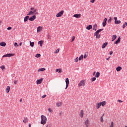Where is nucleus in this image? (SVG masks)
Instances as JSON below:
<instances>
[{
	"instance_id": "nucleus-36",
	"label": "nucleus",
	"mask_w": 127,
	"mask_h": 127,
	"mask_svg": "<svg viewBox=\"0 0 127 127\" xmlns=\"http://www.w3.org/2000/svg\"><path fill=\"white\" fill-rule=\"evenodd\" d=\"M40 56H41V55H40V54H37L35 55V57H36V58H39V57H40Z\"/></svg>"
},
{
	"instance_id": "nucleus-35",
	"label": "nucleus",
	"mask_w": 127,
	"mask_h": 127,
	"mask_svg": "<svg viewBox=\"0 0 127 127\" xmlns=\"http://www.w3.org/2000/svg\"><path fill=\"white\" fill-rule=\"evenodd\" d=\"M127 27V22H125V23L123 24V28H125V27Z\"/></svg>"
},
{
	"instance_id": "nucleus-13",
	"label": "nucleus",
	"mask_w": 127,
	"mask_h": 127,
	"mask_svg": "<svg viewBox=\"0 0 127 127\" xmlns=\"http://www.w3.org/2000/svg\"><path fill=\"white\" fill-rule=\"evenodd\" d=\"M28 19H29V16H26L24 18V22H26V21H28Z\"/></svg>"
},
{
	"instance_id": "nucleus-40",
	"label": "nucleus",
	"mask_w": 127,
	"mask_h": 127,
	"mask_svg": "<svg viewBox=\"0 0 127 127\" xmlns=\"http://www.w3.org/2000/svg\"><path fill=\"white\" fill-rule=\"evenodd\" d=\"M108 23H111L112 22V17H110L109 19L108 20Z\"/></svg>"
},
{
	"instance_id": "nucleus-63",
	"label": "nucleus",
	"mask_w": 127,
	"mask_h": 127,
	"mask_svg": "<svg viewBox=\"0 0 127 127\" xmlns=\"http://www.w3.org/2000/svg\"><path fill=\"white\" fill-rule=\"evenodd\" d=\"M0 23H1V21H0Z\"/></svg>"
},
{
	"instance_id": "nucleus-31",
	"label": "nucleus",
	"mask_w": 127,
	"mask_h": 127,
	"mask_svg": "<svg viewBox=\"0 0 127 127\" xmlns=\"http://www.w3.org/2000/svg\"><path fill=\"white\" fill-rule=\"evenodd\" d=\"M37 9H35L33 11V13H35V14H38V12H37Z\"/></svg>"
},
{
	"instance_id": "nucleus-1",
	"label": "nucleus",
	"mask_w": 127,
	"mask_h": 127,
	"mask_svg": "<svg viewBox=\"0 0 127 127\" xmlns=\"http://www.w3.org/2000/svg\"><path fill=\"white\" fill-rule=\"evenodd\" d=\"M104 29H100L98 30L95 33H94V36H96L97 39L101 38V35L99 34L100 32L103 31Z\"/></svg>"
},
{
	"instance_id": "nucleus-32",
	"label": "nucleus",
	"mask_w": 127,
	"mask_h": 127,
	"mask_svg": "<svg viewBox=\"0 0 127 127\" xmlns=\"http://www.w3.org/2000/svg\"><path fill=\"white\" fill-rule=\"evenodd\" d=\"M30 45L31 47H33L34 46V42H31V41H30Z\"/></svg>"
},
{
	"instance_id": "nucleus-62",
	"label": "nucleus",
	"mask_w": 127,
	"mask_h": 127,
	"mask_svg": "<svg viewBox=\"0 0 127 127\" xmlns=\"http://www.w3.org/2000/svg\"><path fill=\"white\" fill-rule=\"evenodd\" d=\"M22 102V98H21L20 100V102Z\"/></svg>"
},
{
	"instance_id": "nucleus-18",
	"label": "nucleus",
	"mask_w": 127,
	"mask_h": 127,
	"mask_svg": "<svg viewBox=\"0 0 127 127\" xmlns=\"http://www.w3.org/2000/svg\"><path fill=\"white\" fill-rule=\"evenodd\" d=\"M90 124V121H89V120L87 119V120L85 122V125L86 126V127H89L88 125Z\"/></svg>"
},
{
	"instance_id": "nucleus-15",
	"label": "nucleus",
	"mask_w": 127,
	"mask_h": 127,
	"mask_svg": "<svg viewBox=\"0 0 127 127\" xmlns=\"http://www.w3.org/2000/svg\"><path fill=\"white\" fill-rule=\"evenodd\" d=\"M23 122L24 124H26V123H28V119H27V117H24V120H23Z\"/></svg>"
},
{
	"instance_id": "nucleus-12",
	"label": "nucleus",
	"mask_w": 127,
	"mask_h": 127,
	"mask_svg": "<svg viewBox=\"0 0 127 127\" xmlns=\"http://www.w3.org/2000/svg\"><path fill=\"white\" fill-rule=\"evenodd\" d=\"M0 46H2V47H5V46H6V43L4 42H2L0 43Z\"/></svg>"
},
{
	"instance_id": "nucleus-30",
	"label": "nucleus",
	"mask_w": 127,
	"mask_h": 127,
	"mask_svg": "<svg viewBox=\"0 0 127 127\" xmlns=\"http://www.w3.org/2000/svg\"><path fill=\"white\" fill-rule=\"evenodd\" d=\"M57 107H61L62 106V103L58 102L57 103Z\"/></svg>"
},
{
	"instance_id": "nucleus-17",
	"label": "nucleus",
	"mask_w": 127,
	"mask_h": 127,
	"mask_svg": "<svg viewBox=\"0 0 127 127\" xmlns=\"http://www.w3.org/2000/svg\"><path fill=\"white\" fill-rule=\"evenodd\" d=\"M101 106H102V105H101L100 102V103H97L96 104V109H97V110H98V109H100V108L101 107Z\"/></svg>"
},
{
	"instance_id": "nucleus-51",
	"label": "nucleus",
	"mask_w": 127,
	"mask_h": 127,
	"mask_svg": "<svg viewBox=\"0 0 127 127\" xmlns=\"http://www.w3.org/2000/svg\"><path fill=\"white\" fill-rule=\"evenodd\" d=\"M46 95H43L42 96V99H44V98H46Z\"/></svg>"
},
{
	"instance_id": "nucleus-48",
	"label": "nucleus",
	"mask_w": 127,
	"mask_h": 127,
	"mask_svg": "<svg viewBox=\"0 0 127 127\" xmlns=\"http://www.w3.org/2000/svg\"><path fill=\"white\" fill-rule=\"evenodd\" d=\"M55 53H56V54L59 53V49H58L57 50H56L55 52Z\"/></svg>"
},
{
	"instance_id": "nucleus-47",
	"label": "nucleus",
	"mask_w": 127,
	"mask_h": 127,
	"mask_svg": "<svg viewBox=\"0 0 127 127\" xmlns=\"http://www.w3.org/2000/svg\"><path fill=\"white\" fill-rule=\"evenodd\" d=\"M78 61H79V58L78 57H77L75 59V62H78Z\"/></svg>"
},
{
	"instance_id": "nucleus-64",
	"label": "nucleus",
	"mask_w": 127,
	"mask_h": 127,
	"mask_svg": "<svg viewBox=\"0 0 127 127\" xmlns=\"http://www.w3.org/2000/svg\"><path fill=\"white\" fill-rule=\"evenodd\" d=\"M125 127H127V126H125Z\"/></svg>"
},
{
	"instance_id": "nucleus-27",
	"label": "nucleus",
	"mask_w": 127,
	"mask_h": 127,
	"mask_svg": "<svg viewBox=\"0 0 127 127\" xmlns=\"http://www.w3.org/2000/svg\"><path fill=\"white\" fill-rule=\"evenodd\" d=\"M95 77L96 78H99V77H100V72H97L95 75Z\"/></svg>"
},
{
	"instance_id": "nucleus-26",
	"label": "nucleus",
	"mask_w": 127,
	"mask_h": 127,
	"mask_svg": "<svg viewBox=\"0 0 127 127\" xmlns=\"http://www.w3.org/2000/svg\"><path fill=\"white\" fill-rule=\"evenodd\" d=\"M86 29L87 30H90V29H92V25H89L86 27Z\"/></svg>"
},
{
	"instance_id": "nucleus-21",
	"label": "nucleus",
	"mask_w": 127,
	"mask_h": 127,
	"mask_svg": "<svg viewBox=\"0 0 127 127\" xmlns=\"http://www.w3.org/2000/svg\"><path fill=\"white\" fill-rule=\"evenodd\" d=\"M80 118H83V117H84V111L83 110L80 111Z\"/></svg>"
},
{
	"instance_id": "nucleus-3",
	"label": "nucleus",
	"mask_w": 127,
	"mask_h": 127,
	"mask_svg": "<svg viewBox=\"0 0 127 127\" xmlns=\"http://www.w3.org/2000/svg\"><path fill=\"white\" fill-rule=\"evenodd\" d=\"M114 19L115 20L114 22L116 24H120V23H121V20H118V17H114Z\"/></svg>"
},
{
	"instance_id": "nucleus-6",
	"label": "nucleus",
	"mask_w": 127,
	"mask_h": 127,
	"mask_svg": "<svg viewBox=\"0 0 127 127\" xmlns=\"http://www.w3.org/2000/svg\"><path fill=\"white\" fill-rule=\"evenodd\" d=\"M12 56H14V54H7L4 55L2 56V58H4V57H12Z\"/></svg>"
},
{
	"instance_id": "nucleus-11",
	"label": "nucleus",
	"mask_w": 127,
	"mask_h": 127,
	"mask_svg": "<svg viewBox=\"0 0 127 127\" xmlns=\"http://www.w3.org/2000/svg\"><path fill=\"white\" fill-rule=\"evenodd\" d=\"M73 17H76V18H80L81 17V14H75L73 15Z\"/></svg>"
},
{
	"instance_id": "nucleus-4",
	"label": "nucleus",
	"mask_w": 127,
	"mask_h": 127,
	"mask_svg": "<svg viewBox=\"0 0 127 127\" xmlns=\"http://www.w3.org/2000/svg\"><path fill=\"white\" fill-rule=\"evenodd\" d=\"M85 81L84 80H81L80 83L78 85V87H82V86H85Z\"/></svg>"
},
{
	"instance_id": "nucleus-28",
	"label": "nucleus",
	"mask_w": 127,
	"mask_h": 127,
	"mask_svg": "<svg viewBox=\"0 0 127 127\" xmlns=\"http://www.w3.org/2000/svg\"><path fill=\"white\" fill-rule=\"evenodd\" d=\"M117 39V36L116 35H114L112 37V41H115Z\"/></svg>"
},
{
	"instance_id": "nucleus-9",
	"label": "nucleus",
	"mask_w": 127,
	"mask_h": 127,
	"mask_svg": "<svg viewBox=\"0 0 127 127\" xmlns=\"http://www.w3.org/2000/svg\"><path fill=\"white\" fill-rule=\"evenodd\" d=\"M107 20H108V19L107 18H105L102 23L103 27H105L106 25H107Z\"/></svg>"
},
{
	"instance_id": "nucleus-54",
	"label": "nucleus",
	"mask_w": 127,
	"mask_h": 127,
	"mask_svg": "<svg viewBox=\"0 0 127 127\" xmlns=\"http://www.w3.org/2000/svg\"><path fill=\"white\" fill-rule=\"evenodd\" d=\"M117 102H119V103H123V101H122L121 100H118Z\"/></svg>"
},
{
	"instance_id": "nucleus-60",
	"label": "nucleus",
	"mask_w": 127,
	"mask_h": 127,
	"mask_svg": "<svg viewBox=\"0 0 127 127\" xmlns=\"http://www.w3.org/2000/svg\"><path fill=\"white\" fill-rule=\"evenodd\" d=\"M29 127H31V124H29Z\"/></svg>"
},
{
	"instance_id": "nucleus-55",
	"label": "nucleus",
	"mask_w": 127,
	"mask_h": 127,
	"mask_svg": "<svg viewBox=\"0 0 127 127\" xmlns=\"http://www.w3.org/2000/svg\"><path fill=\"white\" fill-rule=\"evenodd\" d=\"M113 51H110L109 53V54H110V55H113Z\"/></svg>"
},
{
	"instance_id": "nucleus-39",
	"label": "nucleus",
	"mask_w": 127,
	"mask_h": 127,
	"mask_svg": "<svg viewBox=\"0 0 127 127\" xmlns=\"http://www.w3.org/2000/svg\"><path fill=\"white\" fill-rule=\"evenodd\" d=\"M87 57H88V53H85V54H84V59H86V58H87Z\"/></svg>"
},
{
	"instance_id": "nucleus-2",
	"label": "nucleus",
	"mask_w": 127,
	"mask_h": 127,
	"mask_svg": "<svg viewBox=\"0 0 127 127\" xmlns=\"http://www.w3.org/2000/svg\"><path fill=\"white\" fill-rule=\"evenodd\" d=\"M41 125H45L46 124V122H47V118L46 117H45L44 115H41Z\"/></svg>"
},
{
	"instance_id": "nucleus-37",
	"label": "nucleus",
	"mask_w": 127,
	"mask_h": 127,
	"mask_svg": "<svg viewBox=\"0 0 127 127\" xmlns=\"http://www.w3.org/2000/svg\"><path fill=\"white\" fill-rule=\"evenodd\" d=\"M31 14H34L33 11H30L28 14L27 15H31Z\"/></svg>"
},
{
	"instance_id": "nucleus-44",
	"label": "nucleus",
	"mask_w": 127,
	"mask_h": 127,
	"mask_svg": "<svg viewBox=\"0 0 127 127\" xmlns=\"http://www.w3.org/2000/svg\"><path fill=\"white\" fill-rule=\"evenodd\" d=\"M48 40H50L51 39V36H50V35H48Z\"/></svg>"
},
{
	"instance_id": "nucleus-33",
	"label": "nucleus",
	"mask_w": 127,
	"mask_h": 127,
	"mask_svg": "<svg viewBox=\"0 0 127 127\" xmlns=\"http://www.w3.org/2000/svg\"><path fill=\"white\" fill-rule=\"evenodd\" d=\"M56 72H58V73H61V72H62V69H61V68L57 69L56 70Z\"/></svg>"
},
{
	"instance_id": "nucleus-22",
	"label": "nucleus",
	"mask_w": 127,
	"mask_h": 127,
	"mask_svg": "<svg viewBox=\"0 0 127 127\" xmlns=\"http://www.w3.org/2000/svg\"><path fill=\"white\" fill-rule=\"evenodd\" d=\"M108 45V43L105 42L102 45V48L104 49V48H106V47Z\"/></svg>"
},
{
	"instance_id": "nucleus-46",
	"label": "nucleus",
	"mask_w": 127,
	"mask_h": 127,
	"mask_svg": "<svg viewBox=\"0 0 127 127\" xmlns=\"http://www.w3.org/2000/svg\"><path fill=\"white\" fill-rule=\"evenodd\" d=\"M48 111L50 113H52V112H53V111L52 110V109H51V108H49Z\"/></svg>"
},
{
	"instance_id": "nucleus-49",
	"label": "nucleus",
	"mask_w": 127,
	"mask_h": 127,
	"mask_svg": "<svg viewBox=\"0 0 127 127\" xmlns=\"http://www.w3.org/2000/svg\"><path fill=\"white\" fill-rule=\"evenodd\" d=\"M95 1H96V0H91L90 2H92V3H94Z\"/></svg>"
},
{
	"instance_id": "nucleus-34",
	"label": "nucleus",
	"mask_w": 127,
	"mask_h": 127,
	"mask_svg": "<svg viewBox=\"0 0 127 127\" xmlns=\"http://www.w3.org/2000/svg\"><path fill=\"white\" fill-rule=\"evenodd\" d=\"M84 58V55H82L79 58V61H81V60H83V59Z\"/></svg>"
},
{
	"instance_id": "nucleus-16",
	"label": "nucleus",
	"mask_w": 127,
	"mask_h": 127,
	"mask_svg": "<svg viewBox=\"0 0 127 127\" xmlns=\"http://www.w3.org/2000/svg\"><path fill=\"white\" fill-rule=\"evenodd\" d=\"M9 91H10V87L9 86H7L5 89L6 93H9Z\"/></svg>"
},
{
	"instance_id": "nucleus-29",
	"label": "nucleus",
	"mask_w": 127,
	"mask_h": 127,
	"mask_svg": "<svg viewBox=\"0 0 127 127\" xmlns=\"http://www.w3.org/2000/svg\"><path fill=\"white\" fill-rule=\"evenodd\" d=\"M100 104H101V106H102V107H104L105 106H106V101H103L102 102H100Z\"/></svg>"
},
{
	"instance_id": "nucleus-38",
	"label": "nucleus",
	"mask_w": 127,
	"mask_h": 127,
	"mask_svg": "<svg viewBox=\"0 0 127 127\" xmlns=\"http://www.w3.org/2000/svg\"><path fill=\"white\" fill-rule=\"evenodd\" d=\"M103 117H104V114L100 118V122H101V123H104V119H103Z\"/></svg>"
},
{
	"instance_id": "nucleus-10",
	"label": "nucleus",
	"mask_w": 127,
	"mask_h": 127,
	"mask_svg": "<svg viewBox=\"0 0 127 127\" xmlns=\"http://www.w3.org/2000/svg\"><path fill=\"white\" fill-rule=\"evenodd\" d=\"M42 81H43V78H41L40 79H38L36 81L37 85H39V84H41L42 83Z\"/></svg>"
},
{
	"instance_id": "nucleus-41",
	"label": "nucleus",
	"mask_w": 127,
	"mask_h": 127,
	"mask_svg": "<svg viewBox=\"0 0 127 127\" xmlns=\"http://www.w3.org/2000/svg\"><path fill=\"white\" fill-rule=\"evenodd\" d=\"M96 77H92L91 78V80L92 82H94V81H96Z\"/></svg>"
},
{
	"instance_id": "nucleus-52",
	"label": "nucleus",
	"mask_w": 127,
	"mask_h": 127,
	"mask_svg": "<svg viewBox=\"0 0 127 127\" xmlns=\"http://www.w3.org/2000/svg\"><path fill=\"white\" fill-rule=\"evenodd\" d=\"M11 27H8L7 28V30H11Z\"/></svg>"
},
{
	"instance_id": "nucleus-42",
	"label": "nucleus",
	"mask_w": 127,
	"mask_h": 127,
	"mask_svg": "<svg viewBox=\"0 0 127 127\" xmlns=\"http://www.w3.org/2000/svg\"><path fill=\"white\" fill-rule=\"evenodd\" d=\"M74 40H75V36H73L72 37V40H71V42H73V41H74Z\"/></svg>"
},
{
	"instance_id": "nucleus-7",
	"label": "nucleus",
	"mask_w": 127,
	"mask_h": 127,
	"mask_svg": "<svg viewBox=\"0 0 127 127\" xmlns=\"http://www.w3.org/2000/svg\"><path fill=\"white\" fill-rule=\"evenodd\" d=\"M35 19H36V16L35 15H34L29 18V20H30V21H34V20H35Z\"/></svg>"
},
{
	"instance_id": "nucleus-20",
	"label": "nucleus",
	"mask_w": 127,
	"mask_h": 127,
	"mask_svg": "<svg viewBox=\"0 0 127 127\" xmlns=\"http://www.w3.org/2000/svg\"><path fill=\"white\" fill-rule=\"evenodd\" d=\"M41 30H42V26H39L37 28V32H40Z\"/></svg>"
},
{
	"instance_id": "nucleus-25",
	"label": "nucleus",
	"mask_w": 127,
	"mask_h": 127,
	"mask_svg": "<svg viewBox=\"0 0 127 127\" xmlns=\"http://www.w3.org/2000/svg\"><path fill=\"white\" fill-rule=\"evenodd\" d=\"M44 42V41L41 40L38 42V44L40 45L41 47H42V45L43 44V43Z\"/></svg>"
},
{
	"instance_id": "nucleus-61",
	"label": "nucleus",
	"mask_w": 127,
	"mask_h": 127,
	"mask_svg": "<svg viewBox=\"0 0 127 127\" xmlns=\"http://www.w3.org/2000/svg\"><path fill=\"white\" fill-rule=\"evenodd\" d=\"M110 58H111V57H109L108 58L106 59V60H109V59H110Z\"/></svg>"
},
{
	"instance_id": "nucleus-5",
	"label": "nucleus",
	"mask_w": 127,
	"mask_h": 127,
	"mask_svg": "<svg viewBox=\"0 0 127 127\" xmlns=\"http://www.w3.org/2000/svg\"><path fill=\"white\" fill-rule=\"evenodd\" d=\"M64 13V10H62L60 12H59L58 14H57L56 16L57 17H61V16H62V15H63Z\"/></svg>"
},
{
	"instance_id": "nucleus-57",
	"label": "nucleus",
	"mask_w": 127,
	"mask_h": 127,
	"mask_svg": "<svg viewBox=\"0 0 127 127\" xmlns=\"http://www.w3.org/2000/svg\"><path fill=\"white\" fill-rule=\"evenodd\" d=\"M95 74H96V71H94V72H93V76L95 75Z\"/></svg>"
},
{
	"instance_id": "nucleus-56",
	"label": "nucleus",
	"mask_w": 127,
	"mask_h": 127,
	"mask_svg": "<svg viewBox=\"0 0 127 127\" xmlns=\"http://www.w3.org/2000/svg\"><path fill=\"white\" fill-rule=\"evenodd\" d=\"M30 9L31 10H34L35 9L34 7H31Z\"/></svg>"
},
{
	"instance_id": "nucleus-19",
	"label": "nucleus",
	"mask_w": 127,
	"mask_h": 127,
	"mask_svg": "<svg viewBox=\"0 0 127 127\" xmlns=\"http://www.w3.org/2000/svg\"><path fill=\"white\" fill-rule=\"evenodd\" d=\"M44 71H45V68L44 67L39 68L38 70V72H44Z\"/></svg>"
},
{
	"instance_id": "nucleus-50",
	"label": "nucleus",
	"mask_w": 127,
	"mask_h": 127,
	"mask_svg": "<svg viewBox=\"0 0 127 127\" xmlns=\"http://www.w3.org/2000/svg\"><path fill=\"white\" fill-rule=\"evenodd\" d=\"M14 46L18 47V45L17 44V43H15L14 44Z\"/></svg>"
},
{
	"instance_id": "nucleus-8",
	"label": "nucleus",
	"mask_w": 127,
	"mask_h": 127,
	"mask_svg": "<svg viewBox=\"0 0 127 127\" xmlns=\"http://www.w3.org/2000/svg\"><path fill=\"white\" fill-rule=\"evenodd\" d=\"M65 83H66V87H65V90L68 88V87H69V78H67L65 79Z\"/></svg>"
},
{
	"instance_id": "nucleus-58",
	"label": "nucleus",
	"mask_w": 127,
	"mask_h": 127,
	"mask_svg": "<svg viewBox=\"0 0 127 127\" xmlns=\"http://www.w3.org/2000/svg\"><path fill=\"white\" fill-rule=\"evenodd\" d=\"M51 126H50V125H47V126H46V127H50Z\"/></svg>"
},
{
	"instance_id": "nucleus-24",
	"label": "nucleus",
	"mask_w": 127,
	"mask_h": 127,
	"mask_svg": "<svg viewBox=\"0 0 127 127\" xmlns=\"http://www.w3.org/2000/svg\"><path fill=\"white\" fill-rule=\"evenodd\" d=\"M97 24H94L93 26V30H95L96 31V30H97Z\"/></svg>"
},
{
	"instance_id": "nucleus-14",
	"label": "nucleus",
	"mask_w": 127,
	"mask_h": 127,
	"mask_svg": "<svg viewBox=\"0 0 127 127\" xmlns=\"http://www.w3.org/2000/svg\"><path fill=\"white\" fill-rule=\"evenodd\" d=\"M121 42V37H119L117 41L114 43V44H118V43H120Z\"/></svg>"
},
{
	"instance_id": "nucleus-43",
	"label": "nucleus",
	"mask_w": 127,
	"mask_h": 127,
	"mask_svg": "<svg viewBox=\"0 0 127 127\" xmlns=\"http://www.w3.org/2000/svg\"><path fill=\"white\" fill-rule=\"evenodd\" d=\"M0 68L2 69V70H4V69L5 68V67H4V65H1Z\"/></svg>"
},
{
	"instance_id": "nucleus-23",
	"label": "nucleus",
	"mask_w": 127,
	"mask_h": 127,
	"mask_svg": "<svg viewBox=\"0 0 127 127\" xmlns=\"http://www.w3.org/2000/svg\"><path fill=\"white\" fill-rule=\"evenodd\" d=\"M122 69V66H118L116 68V71H117V72H120Z\"/></svg>"
},
{
	"instance_id": "nucleus-59",
	"label": "nucleus",
	"mask_w": 127,
	"mask_h": 127,
	"mask_svg": "<svg viewBox=\"0 0 127 127\" xmlns=\"http://www.w3.org/2000/svg\"><path fill=\"white\" fill-rule=\"evenodd\" d=\"M21 45H22V43H19V46H21Z\"/></svg>"
},
{
	"instance_id": "nucleus-45",
	"label": "nucleus",
	"mask_w": 127,
	"mask_h": 127,
	"mask_svg": "<svg viewBox=\"0 0 127 127\" xmlns=\"http://www.w3.org/2000/svg\"><path fill=\"white\" fill-rule=\"evenodd\" d=\"M110 127H114V122H111V124L110 126Z\"/></svg>"
},
{
	"instance_id": "nucleus-53",
	"label": "nucleus",
	"mask_w": 127,
	"mask_h": 127,
	"mask_svg": "<svg viewBox=\"0 0 127 127\" xmlns=\"http://www.w3.org/2000/svg\"><path fill=\"white\" fill-rule=\"evenodd\" d=\"M14 84H15V85H16V84H17V80H14Z\"/></svg>"
}]
</instances>
